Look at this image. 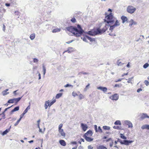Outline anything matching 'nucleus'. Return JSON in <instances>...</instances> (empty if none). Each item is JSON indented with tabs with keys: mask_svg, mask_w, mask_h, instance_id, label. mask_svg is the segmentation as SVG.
Segmentation results:
<instances>
[{
	"mask_svg": "<svg viewBox=\"0 0 149 149\" xmlns=\"http://www.w3.org/2000/svg\"><path fill=\"white\" fill-rule=\"evenodd\" d=\"M108 11L110 12V13L109 14L107 13H105V17L104 21L107 24H110V25H113L110 26L109 30L110 32L109 33V34L111 36H115V35L114 33H112L113 30L115 27L119 25L120 23L118 20L113 17L111 13V10L110 9H109Z\"/></svg>",
	"mask_w": 149,
	"mask_h": 149,
	"instance_id": "1",
	"label": "nucleus"
},
{
	"mask_svg": "<svg viewBox=\"0 0 149 149\" xmlns=\"http://www.w3.org/2000/svg\"><path fill=\"white\" fill-rule=\"evenodd\" d=\"M66 29L68 31L72 33L77 36H79L83 32L81 27L79 24L77 25V28L70 26L66 27Z\"/></svg>",
	"mask_w": 149,
	"mask_h": 149,
	"instance_id": "2",
	"label": "nucleus"
},
{
	"mask_svg": "<svg viewBox=\"0 0 149 149\" xmlns=\"http://www.w3.org/2000/svg\"><path fill=\"white\" fill-rule=\"evenodd\" d=\"M110 24H106L101 29L98 28L95 30L89 31V34L91 35L94 36L97 34L102 33L107 30Z\"/></svg>",
	"mask_w": 149,
	"mask_h": 149,
	"instance_id": "3",
	"label": "nucleus"
},
{
	"mask_svg": "<svg viewBox=\"0 0 149 149\" xmlns=\"http://www.w3.org/2000/svg\"><path fill=\"white\" fill-rule=\"evenodd\" d=\"M135 8L131 5H130L127 6V11L131 14H133L136 10Z\"/></svg>",
	"mask_w": 149,
	"mask_h": 149,
	"instance_id": "4",
	"label": "nucleus"
},
{
	"mask_svg": "<svg viewBox=\"0 0 149 149\" xmlns=\"http://www.w3.org/2000/svg\"><path fill=\"white\" fill-rule=\"evenodd\" d=\"M63 124H60L58 126V132H59L61 134V135L64 137L65 136V133L64 132L63 129H62L63 127Z\"/></svg>",
	"mask_w": 149,
	"mask_h": 149,
	"instance_id": "5",
	"label": "nucleus"
},
{
	"mask_svg": "<svg viewBox=\"0 0 149 149\" xmlns=\"http://www.w3.org/2000/svg\"><path fill=\"white\" fill-rule=\"evenodd\" d=\"M133 141L131 140H124L122 141V144H124L126 145H128L132 143Z\"/></svg>",
	"mask_w": 149,
	"mask_h": 149,
	"instance_id": "6",
	"label": "nucleus"
},
{
	"mask_svg": "<svg viewBox=\"0 0 149 149\" xmlns=\"http://www.w3.org/2000/svg\"><path fill=\"white\" fill-rule=\"evenodd\" d=\"M87 40H89L91 42L95 41V39H93L91 37L87 36H86L83 38V40L87 42Z\"/></svg>",
	"mask_w": 149,
	"mask_h": 149,
	"instance_id": "7",
	"label": "nucleus"
},
{
	"mask_svg": "<svg viewBox=\"0 0 149 149\" xmlns=\"http://www.w3.org/2000/svg\"><path fill=\"white\" fill-rule=\"evenodd\" d=\"M110 98L112 100H117L118 98V96L117 94H115L110 97Z\"/></svg>",
	"mask_w": 149,
	"mask_h": 149,
	"instance_id": "8",
	"label": "nucleus"
},
{
	"mask_svg": "<svg viewBox=\"0 0 149 149\" xmlns=\"http://www.w3.org/2000/svg\"><path fill=\"white\" fill-rule=\"evenodd\" d=\"M107 142H109V143L107 144V145L109 144L110 147H111L113 146V141L111 138H109L106 140Z\"/></svg>",
	"mask_w": 149,
	"mask_h": 149,
	"instance_id": "9",
	"label": "nucleus"
},
{
	"mask_svg": "<svg viewBox=\"0 0 149 149\" xmlns=\"http://www.w3.org/2000/svg\"><path fill=\"white\" fill-rule=\"evenodd\" d=\"M122 23L123 24L128 22L127 17L123 15L122 16Z\"/></svg>",
	"mask_w": 149,
	"mask_h": 149,
	"instance_id": "10",
	"label": "nucleus"
},
{
	"mask_svg": "<svg viewBox=\"0 0 149 149\" xmlns=\"http://www.w3.org/2000/svg\"><path fill=\"white\" fill-rule=\"evenodd\" d=\"M92 134V131L89 130L85 134L84 137H90L91 136Z\"/></svg>",
	"mask_w": 149,
	"mask_h": 149,
	"instance_id": "11",
	"label": "nucleus"
},
{
	"mask_svg": "<svg viewBox=\"0 0 149 149\" xmlns=\"http://www.w3.org/2000/svg\"><path fill=\"white\" fill-rule=\"evenodd\" d=\"M81 127L82 129V130L84 131H86L88 128V127L86 124H84L83 123H81Z\"/></svg>",
	"mask_w": 149,
	"mask_h": 149,
	"instance_id": "12",
	"label": "nucleus"
},
{
	"mask_svg": "<svg viewBox=\"0 0 149 149\" xmlns=\"http://www.w3.org/2000/svg\"><path fill=\"white\" fill-rule=\"evenodd\" d=\"M124 123L125 124L128 125L129 128L132 127V124L130 121L125 120V121Z\"/></svg>",
	"mask_w": 149,
	"mask_h": 149,
	"instance_id": "13",
	"label": "nucleus"
},
{
	"mask_svg": "<svg viewBox=\"0 0 149 149\" xmlns=\"http://www.w3.org/2000/svg\"><path fill=\"white\" fill-rule=\"evenodd\" d=\"M97 88L102 91L104 92H106L107 90V88L106 87L101 86L97 87Z\"/></svg>",
	"mask_w": 149,
	"mask_h": 149,
	"instance_id": "14",
	"label": "nucleus"
},
{
	"mask_svg": "<svg viewBox=\"0 0 149 149\" xmlns=\"http://www.w3.org/2000/svg\"><path fill=\"white\" fill-rule=\"evenodd\" d=\"M74 51V49L72 47H69L67 50L63 52V54L65 53V52H68V53H71L72 52H73Z\"/></svg>",
	"mask_w": 149,
	"mask_h": 149,
	"instance_id": "15",
	"label": "nucleus"
},
{
	"mask_svg": "<svg viewBox=\"0 0 149 149\" xmlns=\"http://www.w3.org/2000/svg\"><path fill=\"white\" fill-rule=\"evenodd\" d=\"M50 101L49 100H48L46 101L45 102V109H46L48 107V106H50Z\"/></svg>",
	"mask_w": 149,
	"mask_h": 149,
	"instance_id": "16",
	"label": "nucleus"
},
{
	"mask_svg": "<svg viewBox=\"0 0 149 149\" xmlns=\"http://www.w3.org/2000/svg\"><path fill=\"white\" fill-rule=\"evenodd\" d=\"M141 128L143 130L146 129L148 130H149V125H143L141 127Z\"/></svg>",
	"mask_w": 149,
	"mask_h": 149,
	"instance_id": "17",
	"label": "nucleus"
},
{
	"mask_svg": "<svg viewBox=\"0 0 149 149\" xmlns=\"http://www.w3.org/2000/svg\"><path fill=\"white\" fill-rule=\"evenodd\" d=\"M129 22L130 23L129 25V26H132V25L136 24V22H134L132 19H131L129 21Z\"/></svg>",
	"mask_w": 149,
	"mask_h": 149,
	"instance_id": "18",
	"label": "nucleus"
},
{
	"mask_svg": "<svg viewBox=\"0 0 149 149\" xmlns=\"http://www.w3.org/2000/svg\"><path fill=\"white\" fill-rule=\"evenodd\" d=\"M59 143L61 145L63 146H65L66 145V142L64 140H60L59 141Z\"/></svg>",
	"mask_w": 149,
	"mask_h": 149,
	"instance_id": "19",
	"label": "nucleus"
},
{
	"mask_svg": "<svg viewBox=\"0 0 149 149\" xmlns=\"http://www.w3.org/2000/svg\"><path fill=\"white\" fill-rule=\"evenodd\" d=\"M86 140L88 142H91L93 140V139L91 138L90 137H84Z\"/></svg>",
	"mask_w": 149,
	"mask_h": 149,
	"instance_id": "20",
	"label": "nucleus"
},
{
	"mask_svg": "<svg viewBox=\"0 0 149 149\" xmlns=\"http://www.w3.org/2000/svg\"><path fill=\"white\" fill-rule=\"evenodd\" d=\"M97 149H107V148L103 145H100L97 147Z\"/></svg>",
	"mask_w": 149,
	"mask_h": 149,
	"instance_id": "21",
	"label": "nucleus"
},
{
	"mask_svg": "<svg viewBox=\"0 0 149 149\" xmlns=\"http://www.w3.org/2000/svg\"><path fill=\"white\" fill-rule=\"evenodd\" d=\"M19 109V106L16 107L13 109L11 111V114L13 113L14 112L17 111Z\"/></svg>",
	"mask_w": 149,
	"mask_h": 149,
	"instance_id": "22",
	"label": "nucleus"
},
{
	"mask_svg": "<svg viewBox=\"0 0 149 149\" xmlns=\"http://www.w3.org/2000/svg\"><path fill=\"white\" fill-rule=\"evenodd\" d=\"M8 90V89H6L4 91H3L2 92V94L3 95H5L9 93V92H7V91Z\"/></svg>",
	"mask_w": 149,
	"mask_h": 149,
	"instance_id": "23",
	"label": "nucleus"
},
{
	"mask_svg": "<svg viewBox=\"0 0 149 149\" xmlns=\"http://www.w3.org/2000/svg\"><path fill=\"white\" fill-rule=\"evenodd\" d=\"M147 115L146 113H143L141 116V118L142 119H143L146 118H147Z\"/></svg>",
	"mask_w": 149,
	"mask_h": 149,
	"instance_id": "24",
	"label": "nucleus"
},
{
	"mask_svg": "<svg viewBox=\"0 0 149 149\" xmlns=\"http://www.w3.org/2000/svg\"><path fill=\"white\" fill-rule=\"evenodd\" d=\"M21 97L13 98L14 102L17 103L21 100Z\"/></svg>",
	"mask_w": 149,
	"mask_h": 149,
	"instance_id": "25",
	"label": "nucleus"
},
{
	"mask_svg": "<svg viewBox=\"0 0 149 149\" xmlns=\"http://www.w3.org/2000/svg\"><path fill=\"white\" fill-rule=\"evenodd\" d=\"M10 128L11 127H10V128H9L8 129H6L5 131H4L3 133V135H4L6 134L7 133L9 132Z\"/></svg>",
	"mask_w": 149,
	"mask_h": 149,
	"instance_id": "26",
	"label": "nucleus"
},
{
	"mask_svg": "<svg viewBox=\"0 0 149 149\" xmlns=\"http://www.w3.org/2000/svg\"><path fill=\"white\" fill-rule=\"evenodd\" d=\"M61 29L60 28H56L52 30V32L53 33L59 32L60 31Z\"/></svg>",
	"mask_w": 149,
	"mask_h": 149,
	"instance_id": "27",
	"label": "nucleus"
},
{
	"mask_svg": "<svg viewBox=\"0 0 149 149\" xmlns=\"http://www.w3.org/2000/svg\"><path fill=\"white\" fill-rule=\"evenodd\" d=\"M62 94H63L62 93L57 94L56 96V99L59 98L62 96Z\"/></svg>",
	"mask_w": 149,
	"mask_h": 149,
	"instance_id": "28",
	"label": "nucleus"
},
{
	"mask_svg": "<svg viewBox=\"0 0 149 149\" xmlns=\"http://www.w3.org/2000/svg\"><path fill=\"white\" fill-rule=\"evenodd\" d=\"M35 37V34L34 33H32L30 35V38L31 40H33L34 39Z\"/></svg>",
	"mask_w": 149,
	"mask_h": 149,
	"instance_id": "29",
	"label": "nucleus"
},
{
	"mask_svg": "<svg viewBox=\"0 0 149 149\" xmlns=\"http://www.w3.org/2000/svg\"><path fill=\"white\" fill-rule=\"evenodd\" d=\"M1 116L2 118H0V120H1L3 118H5V115L3 112V113L0 114V116Z\"/></svg>",
	"mask_w": 149,
	"mask_h": 149,
	"instance_id": "30",
	"label": "nucleus"
},
{
	"mask_svg": "<svg viewBox=\"0 0 149 149\" xmlns=\"http://www.w3.org/2000/svg\"><path fill=\"white\" fill-rule=\"evenodd\" d=\"M103 129L105 130H109L110 129L109 127L107 126H103Z\"/></svg>",
	"mask_w": 149,
	"mask_h": 149,
	"instance_id": "31",
	"label": "nucleus"
},
{
	"mask_svg": "<svg viewBox=\"0 0 149 149\" xmlns=\"http://www.w3.org/2000/svg\"><path fill=\"white\" fill-rule=\"evenodd\" d=\"M149 64L148 63H146L145 64L143 65V68L146 69L148 67Z\"/></svg>",
	"mask_w": 149,
	"mask_h": 149,
	"instance_id": "32",
	"label": "nucleus"
},
{
	"mask_svg": "<svg viewBox=\"0 0 149 149\" xmlns=\"http://www.w3.org/2000/svg\"><path fill=\"white\" fill-rule=\"evenodd\" d=\"M43 70V74L44 75L46 73V69L45 66L44 65L42 66Z\"/></svg>",
	"mask_w": 149,
	"mask_h": 149,
	"instance_id": "33",
	"label": "nucleus"
},
{
	"mask_svg": "<svg viewBox=\"0 0 149 149\" xmlns=\"http://www.w3.org/2000/svg\"><path fill=\"white\" fill-rule=\"evenodd\" d=\"M30 109V107L28 106L26 108V109L24 110V111L23 112L24 113H27L28 111V110Z\"/></svg>",
	"mask_w": 149,
	"mask_h": 149,
	"instance_id": "34",
	"label": "nucleus"
},
{
	"mask_svg": "<svg viewBox=\"0 0 149 149\" xmlns=\"http://www.w3.org/2000/svg\"><path fill=\"white\" fill-rule=\"evenodd\" d=\"M14 102L13 99L9 100L8 101V103H13Z\"/></svg>",
	"mask_w": 149,
	"mask_h": 149,
	"instance_id": "35",
	"label": "nucleus"
},
{
	"mask_svg": "<svg viewBox=\"0 0 149 149\" xmlns=\"http://www.w3.org/2000/svg\"><path fill=\"white\" fill-rule=\"evenodd\" d=\"M25 113L23 112L20 115V118L19 119L20 120H21V119L23 118L24 117V115L25 114Z\"/></svg>",
	"mask_w": 149,
	"mask_h": 149,
	"instance_id": "36",
	"label": "nucleus"
},
{
	"mask_svg": "<svg viewBox=\"0 0 149 149\" xmlns=\"http://www.w3.org/2000/svg\"><path fill=\"white\" fill-rule=\"evenodd\" d=\"M56 102V100L55 99L53 100L50 103V106H51L54 103H55Z\"/></svg>",
	"mask_w": 149,
	"mask_h": 149,
	"instance_id": "37",
	"label": "nucleus"
},
{
	"mask_svg": "<svg viewBox=\"0 0 149 149\" xmlns=\"http://www.w3.org/2000/svg\"><path fill=\"white\" fill-rule=\"evenodd\" d=\"M114 123L116 125H119H119H120V121L119 120H117V121H116Z\"/></svg>",
	"mask_w": 149,
	"mask_h": 149,
	"instance_id": "38",
	"label": "nucleus"
},
{
	"mask_svg": "<svg viewBox=\"0 0 149 149\" xmlns=\"http://www.w3.org/2000/svg\"><path fill=\"white\" fill-rule=\"evenodd\" d=\"M144 83L147 86H148L149 85V82L147 80H145Z\"/></svg>",
	"mask_w": 149,
	"mask_h": 149,
	"instance_id": "39",
	"label": "nucleus"
},
{
	"mask_svg": "<svg viewBox=\"0 0 149 149\" xmlns=\"http://www.w3.org/2000/svg\"><path fill=\"white\" fill-rule=\"evenodd\" d=\"M71 21L73 23H75L76 22V20L74 17H73L71 19Z\"/></svg>",
	"mask_w": 149,
	"mask_h": 149,
	"instance_id": "40",
	"label": "nucleus"
},
{
	"mask_svg": "<svg viewBox=\"0 0 149 149\" xmlns=\"http://www.w3.org/2000/svg\"><path fill=\"white\" fill-rule=\"evenodd\" d=\"M79 98L80 100H81L84 98V96L82 94H80L79 95Z\"/></svg>",
	"mask_w": 149,
	"mask_h": 149,
	"instance_id": "41",
	"label": "nucleus"
},
{
	"mask_svg": "<svg viewBox=\"0 0 149 149\" xmlns=\"http://www.w3.org/2000/svg\"><path fill=\"white\" fill-rule=\"evenodd\" d=\"M20 121V120L19 119L17 121V122L15 124L14 126H16L19 123Z\"/></svg>",
	"mask_w": 149,
	"mask_h": 149,
	"instance_id": "42",
	"label": "nucleus"
},
{
	"mask_svg": "<svg viewBox=\"0 0 149 149\" xmlns=\"http://www.w3.org/2000/svg\"><path fill=\"white\" fill-rule=\"evenodd\" d=\"M39 128V132H41L42 133H44V131H45V128H44V130L43 131H42V130L41 129H40V128Z\"/></svg>",
	"mask_w": 149,
	"mask_h": 149,
	"instance_id": "43",
	"label": "nucleus"
},
{
	"mask_svg": "<svg viewBox=\"0 0 149 149\" xmlns=\"http://www.w3.org/2000/svg\"><path fill=\"white\" fill-rule=\"evenodd\" d=\"M72 95L74 96V97H75L77 95V93L75 92H73L72 93Z\"/></svg>",
	"mask_w": 149,
	"mask_h": 149,
	"instance_id": "44",
	"label": "nucleus"
},
{
	"mask_svg": "<svg viewBox=\"0 0 149 149\" xmlns=\"http://www.w3.org/2000/svg\"><path fill=\"white\" fill-rule=\"evenodd\" d=\"M122 139L126 140L127 137L124 135L123 134H122Z\"/></svg>",
	"mask_w": 149,
	"mask_h": 149,
	"instance_id": "45",
	"label": "nucleus"
},
{
	"mask_svg": "<svg viewBox=\"0 0 149 149\" xmlns=\"http://www.w3.org/2000/svg\"><path fill=\"white\" fill-rule=\"evenodd\" d=\"M40 119L38 120L37 121L38 123L37 125L38 128H40Z\"/></svg>",
	"mask_w": 149,
	"mask_h": 149,
	"instance_id": "46",
	"label": "nucleus"
},
{
	"mask_svg": "<svg viewBox=\"0 0 149 149\" xmlns=\"http://www.w3.org/2000/svg\"><path fill=\"white\" fill-rule=\"evenodd\" d=\"M98 131L100 132H102V130L100 126L98 127Z\"/></svg>",
	"mask_w": 149,
	"mask_h": 149,
	"instance_id": "47",
	"label": "nucleus"
},
{
	"mask_svg": "<svg viewBox=\"0 0 149 149\" xmlns=\"http://www.w3.org/2000/svg\"><path fill=\"white\" fill-rule=\"evenodd\" d=\"M72 85L69 84H67L65 85L64 86V87H72Z\"/></svg>",
	"mask_w": 149,
	"mask_h": 149,
	"instance_id": "48",
	"label": "nucleus"
},
{
	"mask_svg": "<svg viewBox=\"0 0 149 149\" xmlns=\"http://www.w3.org/2000/svg\"><path fill=\"white\" fill-rule=\"evenodd\" d=\"M38 60L36 58H34L33 59V62L34 63L37 62L38 61Z\"/></svg>",
	"mask_w": 149,
	"mask_h": 149,
	"instance_id": "49",
	"label": "nucleus"
},
{
	"mask_svg": "<svg viewBox=\"0 0 149 149\" xmlns=\"http://www.w3.org/2000/svg\"><path fill=\"white\" fill-rule=\"evenodd\" d=\"M80 73L81 74H88V73L86 72H80Z\"/></svg>",
	"mask_w": 149,
	"mask_h": 149,
	"instance_id": "50",
	"label": "nucleus"
},
{
	"mask_svg": "<svg viewBox=\"0 0 149 149\" xmlns=\"http://www.w3.org/2000/svg\"><path fill=\"white\" fill-rule=\"evenodd\" d=\"M15 15H19L20 13L18 11H15Z\"/></svg>",
	"mask_w": 149,
	"mask_h": 149,
	"instance_id": "51",
	"label": "nucleus"
},
{
	"mask_svg": "<svg viewBox=\"0 0 149 149\" xmlns=\"http://www.w3.org/2000/svg\"><path fill=\"white\" fill-rule=\"evenodd\" d=\"M95 129V130L96 131V132H97V125H95L94 126Z\"/></svg>",
	"mask_w": 149,
	"mask_h": 149,
	"instance_id": "52",
	"label": "nucleus"
},
{
	"mask_svg": "<svg viewBox=\"0 0 149 149\" xmlns=\"http://www.w3.org/2000/svg\"><path fill=\"white\" fill-rule=\"evenodd\" d=\"M142 91V89L141 88L138 89L137 90V92L138 93H139L140 91Z\"/></svg>",
	"mask_w": 149,
	"mask_h": 149,
	"instance_id": "53",
	"label": "nucleus"
},
{
	"mask_svg": "<svg viewBox=\"0 0 149 149\" xmlns=\"http://www.w3.org/2000/svg\"><path fill=\"white\" fill-rule=\"evenodd\" d=\"M113 127L114 129H119V127L118 126H114Z\"/></svg>",
	"mask_w": 149,
	"mask_h": 149,
	"instance_id": "54",
	"label": "nucleus"
},
{
	"mask_svg": "<svg viewBox=\"0 0 149 149\" xmlns=\"http://www.w3.org/2000/svg\"><path fill=\"white\" fill-rule=\"evenodd\" d=\"M5 26L4 24H3V31H5Z\"/></svg>",
	"mask_w": 149,
	"mask_h": 149,
	"instance_id": "55",
	"label": "nucleus"
},
{
	"mask_svg": "<svg viewBox=\"0 0 149 149\" xmlns=\"http://www.w3.org/2000/svg\"><path fill=\"white\" fill-rule=\"evenodd\" d=\"M88 149H93V147L91 145L88 146Z\"/></svg>",
	"mask_w": 149,
	"mask_h": 149,
	"instance_id": "56",
	"label": "nucleus"
},
{
	"mask_svg": "<svg viewBox=\"0 0 149 149\" xmlns=\"http://www.w3.org/2000/svg\"><path fill=\"white\" fill-rule=\"evenodd\" d=\"M121 62L120 60H118L117 62V64L118 65H119L120 64Z\"/></svg>",
	"mask_w": 149,
	"mask_h": 149,
	"instance_id": "57",
	"label": "nucleus"
},
{
	"mask_svg": "<svg viewBox=\"0 0 149 149\" xmlns=\"http://www.w3.org/2000/svg\"><path fill=\"white\" fill-rule=\"evenodd\" d=\"M71 143L72 144H77V143L75 141L71 142Z\"/></svg>",
	"mask_w": 149,
	"mask_h": 149,
	"instance_id": "58",
	"label": "nucleus"
},
{
	"mask_svg": "<svg viewBox=\"0 0 149 149\" xmlns=\"http://www.w3.org/2000/svg\"><path fill=\"white\" fill-rule=\"evenodd\" d=\"M119 87V84H116L114 86V87Z\"/></svg>",
	"mask_w": 149,
	"mask_h": 149,
	"instance_id": "59",
	"label": "nucleus"
},
{
	"mask_svg": "<svg viewBox=\"0 0 149 149\" xmlns=\"http://www.w3.org/2000/svg\"><path fill=\"white\" fill-rule=\"evenodd\" d=\"M38 76H39V79H41V75L40 73H39L38 74Z\"/></svg>",
	"mask_w": 149,
	"mask_h": 149,
	"instance_id": "60",
	"label": "nucleus"
},
{
	"mask_svg": "<svg viewBox=\"0 0 149 149\" xmlns=\"http://www.w3.org/2000/svg\"><path fill=\"white\" fill-rule=\"evenodd\" d=\"M5 5H6V6H10V4L7 3H6L5 4Z\"/></svg>",
	"mask_w": 149,
	"mask_h": 149,
	"instance_id": "61",
	"label": "nucleus"
},
{
	"mask_svg": "<svg viewBox=\"0 0 149 149\" xmlns=\"http://www.w3.org/2000/svg\"><path fill=\"white\" fill-rule=\"evenodd\" d=\"M127 82L128 83H131L132 82H131V80H130V79L128 81H127Z\"/></svg>",
	"mask_w": 149,
	"mask_h": 149,
	"instance_id": "62",
	"label": "nucleus"
},
{
	"mask_svg": "<svg viewBox=\"0 0 149 149\" xmlns=\"http://www.w3.org/2000/svg\"><path fill=\"white\" fill-rule=\"evenodd\" d=\"M72 42V40L71 41H68V42H67L66 43H67V44H69V43H71Z\"/></svg>",
	"mask_w": 149,
	"mask_h": 149,
	"instance_id": "63",
	"label": "nucleus"
},
{
	"mask_svg": "<svg viewBox=\"0 0 149 149\" xmlns=\"http://www.w3.org/2000/svg\"><path fill=\"white\" fill-rule=\"evenodd\" d=\"M2 10L3 11V13H5L6 12V10L5 9H4L3 8V9Z\"/></svg>",
	"mask_w": 149,
	"mask_h": 149,
	"instance_id": "64",
	"label": "nucleus"
}]
</instances>
